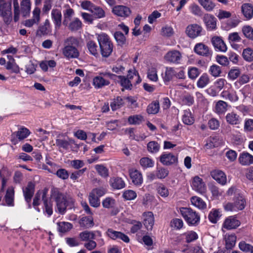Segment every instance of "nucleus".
Here are the masks:
<instances>
[{"mask_svg": "<svg viewBox=\"0 0 253 253\" xmlns=\"http://www.w3.org/2000/svg\"><path fill=\"white\" fill-rule=\"evenodd\" d=\"M65 46L62 49L64 56L68 59L77 58L80 52L77 47L79 44V40L74 37H70L64 41Z\"/></svg>", "mask_w": 253, "mask_h": 253, "instance_id": "1", "label": "nucleus"}, {"mask_svg": "<svg viewBox=\"0 0 253 253\" xmlns=\"http://www.w3.org/2000/svg\"><path fill=\"white\" fill-rule=\"evenodd\" d=\"M51 197L56 202V208L58 212L63 214L66 211L69 204L73 205L74 201L72 199H67L58 189L53 188L51 190Z\"/></svg>", "mask_w": 253, "mask_h": 253, "instance_id": "2", "label": "nucleus"}, {"mask_svg": "<svg viewBox=\"0 0 253 253\" xmlns=\"http://www.w3.org/2000/svg\"><path fill=\"white\" fill-rule=\"evenodd\" d=\"M99 45V53L103 57H108L113 52L114 45L110 37L106 34H102L97 37Z\"/></svg>", "mask_w": 253, "mask_h": 253, "instance_id": "3", "label": "nucleus"}, {"mask_svg": "<svg viewBox=\"0 0 253 253\" xmlns=\"http://www.w3.org/2000/svg\"><path fill=\"white\" fill-rule=\"evenodd\" d=\"M180 212L189 225H196L199 223L200 215L191 208H181Z\"/></svg>", "mask_w": 253, "mask_h": 253, "instance_id": "4", "label": "nucleus"}, {"mask_svg": "<svg viewBox=\"0 0 253 253\" xmlns=\"http://www.w3.org/2000/svg\"><path fill=\"white\" fill-rule=\"evenodd\" d=\"M0 16L3 18L4 22L6 25L10 24L12 19L10 2H6L4 0H0Z\"/></svg>", "mask_w": 253, "mask_h": 253, "instance_id": "5", "label": "nucleus"}, {"mask_svg": "<svg viewBox=\"0 0 253 253\" xmlns=\"http://www.w3.org/2000/svg\"><path fill=\"white\" fill-rule=\"evenodd\" d=\"M109 77V79L113 80L115 83H118L123 87L122 90L124 89L127 90H131L132 87L131 82L128 79L124 76L116 75L113 73L105 74Z\"/></svg>", "mask_w": 253, "mask_h": 253, "instance_id": "6", "label": "nucleus"}, {"mask_svg": "<svg viewBox=\"0 0 253 253\" xmlns=\"http://www.w3.org/2000/svg\"><path fill=\"white\" fill-rule=\"evenodd\" d=\"M185 33L188 37L192 39L205 34V31L203 27L197 24L188 25L186 28Z\"/></svg>", "mask_w": 253, "mask_h": 253, "instance_id": "7", "label": "nucleus"}, {"mask_svg": "<svg viewBox=\"0 0 253 253\" xmlns=\"http://www.w3.org/2000/svg\"><path fill=\"white\" fill-rule=\"evenodd\" d=\"M107 73H111L109 72H101L99 73L98 76L94 77L93 79L92 84L95 88H101L104 86L110 84V82L107 79V78H109V77L104 75Z\"/></svg>", "mask_w": 253, "mask_h": 253, "instance_id": "8", "label": "nucleus"}, {"mask_svg": "<svg viewBox=\"0 0 253 253\" xmlns=\"http://www.w3.org/2000/svg\"><path fill=\"white\" fill-rule=\"evenodd\" d=\"M112 12L116 16L126 19L130 16L131 10L129 7L126 6L117 5L112 8Z\"/></svg>", "mask_w": 253, "mask_h": 253, "instance_id": "9", "label": "nucleus"}, {"mask_svg": "<svg viewBox=\"0 0 253 253\" xmlns=\"http://www.w3.org/2000/svg\"><path fill=\"white\" fill-rule=\"evenodd\" d=\"M35 184L31 181L29 182L27 186L22 189L25 200L29 209L31 208V201L35 193Z\"/></svg>", "mask_w": 253, "mask_h": 253, "instance_id": "10", "label": "nucleus"}, {"mask_svg": "<svg viewBox=\"0 0 253 253\" xmlns=\"http://www.w3.org/2000/svg\"><path fill=\"white\" fill-rule=\"evenodd\" d=\"M194 50L197 54L207 57H211L212 50L206 44L202 42L196 43L194 46Z\"/></svg>", "mask_w": 253, "mask_h": 253, "instance_id": "11", "label": "nucleus"}, {"mask_svg": "<svg viewBox=\"0 0 253 253\" xmlns=\"http://www.w3.org/2000/svg\"><path fill=\"white\" fill-rule=\"evenodd\" d=\"M181 58L182 55L181 53L177 50L169 51L165 55L166 60L175 64H180Z\"/></svg>", "mask_w": 253, "mask_h": 253, "instance_id": "12", "label": "nucleus"}, {"mask_svg": "<svg viewBox=\"0 0 253 253\" xmlns=\"http://www.w3.org/2000/svg\"><path fill=\"white\" fill-rule=\"evenodd\" d=\"M203 22L207 31H212L217 29V19L213 15L210 14H206L203 17Z\"/></svg>", "mask_w": 253, "mask_h": 253, "instance_id": "13", "label": "nucleus"}, {"mask_svg": "<svg viewBox=\"0 0 253 253\" xmlns=\"http://www.w3.org/2000/svg\"><path fill=\"white\" fill-rule=\"evenodd\" d=\"M192 187L193 190L200 194H204L206 191L205 183L203 179L198 176H196L193 178Z\"/></svg>", "mask_w": 253, "mask_h": 253, "instance_id": "14", "label": "nucleus"}, {"mask_svg": "<svg viewBox=\"0 0 253 253\" xmlns=\"http://www.w3.org/2000/svg\"><path fill=\"white\" fill-rule=\"evenodd\" d=\"M51 26L48 19H46L43 24L40 25L36 32V35L39 37L46 36L51 32Z\"/></svg>", "mask_w": 253, "mask_h": 253, "instance_id": "15", "label": "nucleus"}, {"mask_svg": "<svg viewBox=\"0 0 253 253\" xmlns=\"http://www.w3.org/2000/svg\"><path fill=\"white\" fill-rule=\"evenodd\" d=\"M238 162L242 166H247L253 164V155L247 152L241 153L238 157Z\"/></svg>", "mask_w": 253, "mask_h": 253, "instance_id": "16", "label": "nucleus"}, {"mask_svg": "<svg viewBox=\"0 0 253 253\" xmlns=\"http://www.w3.org/2000/svg\"><path fill=\"white\" fill-rule=\"evenodd\" d=\"M177 160V157L173 154L164 153L160 157V161L164 165L169 166L174 164Z\"/></svg>", "mask_w": 253, "mask_h": 253, "instance_id": "17", "label": "nucleus"}, {"mask_svg": "<svg viewBox=\"0 0 253 253\" xmlns=\"http://www.w3.org/2000/svg\"><path fill=\"white\" fill-rule=\"evenodd\" d=\"M51 19L56 29H59L62 25V13L57 8H53L51 13Z\"/></svg>", "mask_w": 253, "mask_h": 253, "instance_id": "18", "label": "nucleus"}, {"mask_svg": "<svg viewBox=\"0 0 253 253\" xmlns=\"http://www.w3.org/2000/svg\"><path fill=\"white\" fill-rule=\"evenodd\" d=\"M241 203L240 206L235 205L234 203H227L224 206V208L226 211H233L243 210L246 206V200L245 199H240L239 202Z\"/></svg>", "mask_w": 253, "mask_h": 253, "instance_id": "19", "label": "nucleus"}, {"mask_svg": "<svg viewBox=\"0 0 253 253\" xmlns=\"http://www.w3.org/2000/svg\"><path fill=\"white\" fill-rule=\"evenodd\" d=\"M240 225V222L235 216H230L225 219L224 227L227 229H235Z\"/></svg>", "mask_w": 253, "mask_h": 253, "instance_id": "20", "label": "nucleus"}, {"mask_svg": "<svg viewBox=\"0 0 253 253\" xmlns=\"http://www.w3.org/2000/svg\"><path fill=\"white\" fill-rule=\"evenodd\" d=\"M75 142L72 138H68V140L65 139L58 138L55 140V145L59 149H63L67 150L72 144H75ZM76 145H77L76 144Z\"/></svg>", "mask_w": 253, "mask_h": 253, "instance_id": "21", "label": "nucleus"}, {"mask_svg": "<svg viewBox=\"0 0 253 253\" xmlns=\"http://www.w3.org/2000/svg\"><path fill=\"white\" fill-rule=\"evenodd\" d=\"M66 8L63 11V24L67 26L68 23L71 21L72 17L75 14V11L73 9L71 8L69 5L67 4L65 6Z\"/></svg>", "mask_w": 253, "mask_h": 253, "instance_id": "22", "label": "nucleus"}, {"mask_svg": "<svg viewBox=\"0 0 253 253\" xmlns=\"http://www.w3.org/2000/svg\"><path fill=\"white\" fill-rule=\"evenodd\" d=\"M125 97L118 96L115 97L110 103V106L112 111L121 108L125 104Z\"/></svg>", "mask_w": 253, "mask_h": 253, "instance_id": "23", "label": "nucleus"}, {"mask_svg": "<svg viewBox=\"0 0 253 253\" xmlns=\"http://www.w3.org/2000/svg\"><path fill=\"white\" fill-rule=\"evenodd\" d=\"M221 82V79H218L214 85L208 88L206 91L208 94L211 96H216L218 95L219 92L221 90V86L220 83Z\"/></svg>", "mask_w": 253, "mask_h": 253, "instance_id": "24", "label": "nucleus"}, {"mask_svg": "<svg viewBox=\"0 0 253 253\" xmlns=\"http://www.w3.org/2000/svg\"><path fill=\"white\" fill-rule=\"evenodd\" d=\"M42 200L44 207V212L48 215V216H51L53 213L52 205L50 202L48 201L46 198V191H43L42 193Z\"/></svg>", "mask_w": 253, "mask_h": 253, "instance_id": "25", "label": "nucleus"}, {"mask_svg": "<svg viewBox=\"0 0 253 253\" xmlns=\"http://www.w3.org/2000/svg\"><path fill=\"white\" fill-rule=\"evenodd\" d=\"M126 78L131 82H135L136 84L141 82V79L138 71L135 69H130L128 71Z\"/></svg>", "mask_w": 253, "mask_h": 253, "instance_id": "26", "label": "nucleus"}, {"mask_svg": "<svg viewBox=\"0 0 253 253\" xmlns=\"http://www.w3.org/2000/svg\"><path fill=\"white\" fill-rule=\"evenodd\" d=\"M242 12L247 19H250L253 16V6L250 3H244L242 5Z\"/></svg>", "mask_w": 253, "mask_h": 253, "instance_id": "27", "label": "nucleus"}, {"mask_svg": "<svg viewBox=\"0 0 253 253\" xmlns=\"http://www.w3.org/2000/svg\"><path fill=\"white\" fill-rule=\"evenodd\" d=\"M110 183L112 187L115 189H121L125 187V183L120 177H113L110 180Z\"/></svg>", "mask_w": 253, "mask_h": 253, "instance_id": "28", "label": "nucleus"}, {"mask_svg": "<svg viewBox=\"0 0 253 253\" xmlns=\"http://www.w3.org/2000/svg\"><path fill=\"white\" fill-rule=\"evenodd\" d=\"M86 47L89 53L96 57L99 56V51L97 43L93 41H89L86 43Z\"/></svg>", "mask_w": 253, "mask_h": 253, "instance_id": "29", "label": "nucleus"}, {"mask_svg": "<svg viewBox=\"0 0 253 253\" xmlns=\"http://www.w3.org/2000/svg\"><path fill=\"white\" fill-rule=\"evenodd\" d=\"M129 175L134 184L139 185L142 184L143 182L142 176L137 170H132L130 172Z\"/></svg>", "mask_w": 253, "mask_h": 253, "instance_id": "30", "label": "nucleus"}, {"mask_svg": "<svg viewBox=\"0 0 253 253\" xmlns=\"http://www.w3.org/2000/svg\"><path fill=\"white\" fill-rule=\"evenodd\" d=\"M174 76H175V71L172 67H167L164 74H162V78L166 84H168Z\"/></svg>", "mask_w": 253, "mask_h": 253, "instance_id": "31", "label": "nucleus"}, {"mask_svg": "<svg viewBox=\"0 0 253 253\" xmlns=\"http://www.w3.org/2000/svg\"><path fill=\"white\" fill-rule=\"evenodd\" d=\"M68 24V29L72 32L77 31L81 29L83 26L82 21L78 17L75 18Z\"/></svg>", "mask_w": 253, "mask_h": 253, "instance_id": "32", "label": "nucleus"}, {"mask_svg": "<svg viewBox=\"0 0 253 253\" xmlns=\"http://www.w3.org/2000/svg\"><path fill=\"white\" fill-rule=\"evenodd\" d=\"M79 223L81 227L90 228L94 225L93 219L92 216H84L81 219Z\"/></svg>", "mask_w": 253, "mask_h": 253, "instance_id": "33", "label": "nucleus"}, {"mask_svg": "<svg viewBox=\"0 0 253 253\" xmlns=\"http://www.w3.org/2000/svg\"><path fill=\"white\" fill-rule=\"evenodd\" d=\"M154 223V217L152 212H149L144 219L143 224L148 230H151Z\"/></svg>", "mask_w": 253, "mask_h": 253, "instance_id": "34", "label": "nucleus"}, {"mask_svg": "<svg viewBox=\"0 0 253 253\" xmlns=\"http://www.w3.org/2000/svg\"><path fill=\"white\" fill-rule=\"evenodd\" d=\"M14 190L13 187L7 189L5 195V200L6 204L9 206H14Z\"/></svg>", "mask_w": 253, "mask_h": 253, "instance_id": "35", "label": "nucleus"}, {"mask_svg": "<svg viewBox=\"0 0 253 253\" xmlns=\"http://www.w3.org/2000/svg\"><path fill=\"white\" fill-rule=\"evenodd\" d=\"M239 249L246 253H253V246L245 241H241L238 244Z\"/></svg>", "mask_w": 253, "mask_h": 253, "instance_id": "36", "label": "nucleus"}, {"mask_svg": "<svg viewBox=\"0 0 253 253\" xmlns=\"http://www.w3.org/2000/svg\"><path fill=\"white\" fill-rule=\"evenodd\" d=\"M191 202L193 205L200 209L204 210L207 208L206 203L200 197H192L191 198Z\"/></svg>", "mask_w": 253, "mask_h": 253, "instance_id": "37", "label": "nucleus"}, {"mask_svg": "<svg viewBox=\"0 0 253 253\" xmlns=\"http://www.w3.org/2000/svg\"><path fill=\"white\" fill-rule=\"evenodd\" d=\"M31 9L30 0H22L21 2V10L23 16H26L30 14Z\"/></svg>", "mask_w": 253, "mask_h": 253, "instance_id": "38", "label": "nucleus"}, {"mask_svg": "<svg viewBox=\"0 0 253 253\" xmlns=\"http://www.w3.org/2000/svg\"><path fill=\"white\" fill-rule=\"evenodd\" d=\"M236 236L234 234L228 235L225 236V240L226 243V248L227 249H231L236 244Z\"/></svg>", "mask_w": 253, "mask_h": 253, "instance_id": "39", "label": "nucleus"}, {"mask_svg": "<svg viewBox=\"0 0 253 253\" xmlns=\"http://www.w3.org/2000/svg\"><path fill=\"white\" fill-rule=\"evenodd\" d=\"M114 37L118 45L123 46L126 44V38L120 31H116L114 33Z\"/></svg>", "mask_w": 253, "mask_h": 253, "instance_id": "40", "label": "nucleus"}, {"mask_svg": "<svg viewBox=\"0 0 253 253\" xmlns=\"http://www.w3.org/2000/svg\"><path fill=\"white\" fill-rule=\"evenodd\" d=\"M210 82V79L207 73H204L199 79L197 83V85L199 88H204Z\"/></svg>", "mask_w": 253, "mask_h": 253, "instance_id": "41", "label": "nucleus"}, {"mask_svg": "<svg viewBox=\"0 0 253 253\" xmlns=\"http://www.w3.org/2000/svg\"><path fill=\"white\" fill-rule=\"evenodd\" d=\"M90 12L95 18H102L105 16V12L102 8L95 5Z\"/></svg>", "mask_w": 253, "mask_h": 253, "instance_id": "42", "label": "nucleus"}, {"mask_svg": "<svg viewBox=\"0 0 253 253\" xmlns=\"http://www.w3.org/2000/svg\"><path fill=\"white\" fill-rule=\"evenodd\" d=\"M144 121L143 117L139 115L130 116L128 118V122L130 125H138Z\"/></svg>", "mask_w": 253, "mask_h": 253, "instance_id": "43", "label": "nucleus"}, {"mask_svg": "<svg viewBox=\"0 0 253 253\" xmlns=\"http://www.w3.org/2000/svg\"><path fill=\"white\" fill-rule=\"evenodd\" d=\"M13 62L10 61H8L6 63V69L10 70L11 73L18 74L20 72L19 67L15 62V60L12 58Z\"/></svg>", "mask_w": 253, "mask_h": 253, "instance_id": "44", "label": "nucleus"}, {"mask_svg": "<svg viewBox=\"0 0 253 253\" xmlns=\"http://www.w3.org/2000/svg\"><path fill=\"white\" fill-rule=\"evenodd\" d=\"M16 133L18 139L21 140L26 138L30 134V132L27 128L21 126L18 129Z\"/></svg>", "mask_w": 253, "mask_h": 253, "instance_id": "45", "label": "nucleus"}, {"mask_svg": "<svg viewBox=\"0 0 253 253\" xmlns=\"http://www.w3.org/2000/svg\"><path fill=\"white\" fill-rule=\"evenodd\" d=\"M147 77L149 80L152 82H157L158 80V76L157 69L155 67L149 68L147 71Z\"/></svg>", "mask_w": 253, "mask_h": 253, "instance_id": "46", "label": "nucleus"}, {"mask_svg": "<svg viewBox=\"0 0 253 253\" xmlns=\"http://www.w3.org/2000/svg\"><path fill=\"white\" fill-rule=\"evenodd\" d=\"M79 236L82 241H85L94 239L95 234L93 231H84L80 233Z\"/></svg>", "mask_w": 253, "mask_h": 253, "instance_id": "47", "label": "nucleus"}, {"mask_svg": "<svg viewBox=\"0 0 253 253\" xmlns=\"http://www.w3.org/2000/svg\"><path fill=\"white\" fill-rule=\"evenodd\" d=\"M147 148L150 153L155 154L159 151L160 145L157 142L152 141L148 142L147 145Z\"/></svg>", "mask_w": 253, "mask_h": 253, "instance_id": "48", "label": "nucleus"}, {"mask_svg": "<svg viewBox=\"0 0 253 253\" xmlns=\"http://www.w3.org/2000/svg\"><path fill=\"white\" fill-rule=\"evenodd\" d=\"M58 230L61 233H65L69 231L72 228L73 225L71 223L66 222H60L57 223Z\"/></svg>", "mask_w": 253, "mask_h": 253, "instance_id": "49", "label": "nucleus"}, {"mask_svg": "<svg viewBox=\"0 0 253 253\" xmlns=\"http://www.w3.org/2000/svg\"><path fill=\"white\" fill-rule=\"evenodd\" d=\"M242 56L244 59L246 61H252L253 60V50L250 47L244 49Z\"/></svg>", "mask_w": 253, "mask_h": 253, "instance_id": "50", "label": "nucleus"}, {"mask_svg": "<svg viewBox=\"0 0 253 253\" xmlns=\"http://www.w3.org/2000/svg\"><path fill=\"white\" fill-rule=\"evenodd\" d=\"M140 164L144 169L152 168L154 161L148 157H143L140 160Z\"/></svg>", "mask_w": 253, "mask_h": 253, "instance_id": "51", "label": "nucleus"}, {"mask_svg": "<svg viewBox=\"0 0 253 253\" xmlns=\"http://www.w3.org/2000/svg\"><path fill=\"white\" fill-rule=\"evenodd\" d=\"M200 4L208 11H211L215 4L211 0H198Z\"/></svg>", "mask_w": 253, "mask_h": 253, "instance_id": "52", "label": "nucleus"}, {"mask_svg": "<svg viewBox=\"0 0 253 253\" xmlns=\"http://www.w3.org/2000/svg\"><path fill=\"white\" fill-rule=\"evenodd\" d=\"M242 31L246 38L253 40V28L251 26L249 25L243 26Z\"/></svg>", "mask_w": 253, "mask_h": 253, "instance_id": "53", "label": "nucleus"}, {"mask_svg": "<svg viewBox=\"0 0 253 253\" xmlns=\"http://www.w3.org/2000/svg\"><path fill=\"white\" fill-rule=\"evenodd\" d=\"M194 117L191 112H185L182 117L183 123L187 125H191L194 122Z\"/></svg>", "mask_w": 253, "mask_h": 253, "instance_id": "54", "label": "nucleus"}, {"mask_svg": "<svg viewBox=\"0 0 253 253\" xmlns=\"http://www.w3.org/2000/svg\"><path fill=\"white\" fill-rule=\"evenodd\" d=\"M211 42L216 51H221V38L214 36L211 39Z\"/></svg>", "mask_w": 253, "mask_h": 253, "instance_id": "55", "label": "nucleus"}, {"mask_svg": "<svg viewBox=\"0 0 253 253\" xmlns=\"http://www.w3.org/2000/svg\"><path fill=\"white\" fill-rule=\"evenodd\" d=\"M226 120L229 123L232 125H237L240 123L239 116L233 112L229 113L226 116Z\"/></svg>", "mask_w": 253, "mask_h": 253, "instance_id": "56", "label": "nucleus"}, {"mask_svg": "<svg viewBox=\"0 0 253 253\" xmlns=\"http://www.w3.org/2000/svg\"><path fill=\"white\" fill-rule=\"evenodd\" d=\"M89 202L91 206L97 208L100 206V202L99 198L95 196L94 194L90 192L88 197Z\"/></svg>", "mask_w": 253, "mask_h": 253, "instance_id": "57", "label": "nucleus"}, {"mask_svg": "<svg viewBox=\"0 0 253 253\" xmlns=\"http://www.w3.org/2000/svg\"><path fill=\"white\" fill-rule=\"evenodd\" d=\"M169 173V172L167 169L157 168L156 176L159 179H163L168 175Z\"/></svg>", "mask_w": 253, "mask_h": 253, "instance_id": "58", "label": "nucleus"}, {"mask_svg": "<svg viewBox=\"0 0 253 253\" xmlns=\"http://www.w3.org/2000/svg\"><path fill=\"white\" fill-rule=\"evenodd\" d=\"M219 211L218 210H212L209 214V219L210 221L215 223L219 220L220 216L219 215Z\"/></svg>", "mask_w": 253, "mask_h": 253, "instance_id": "59", "label": "nucleus"}, {"mask_svg": "<svg viewBox=\"0 0 253 253\" xmlns=\"http://www.w3.org/2000/svg\"><path fill=\"white\" fill-rule=\"evenodd\" d=\"M200 73V71L196 67L189 68L188 71V77L192 80L196 79Z\"/></svg>", "mask_w": 253, "mask_h": 253, "instance_id": "60", "label": "nucleus"}, {"mask_svg": "<svg viewBox=\"0 0 253 253\" xmlns=\"http://www.w3.org/2000/svg\"><path fill=\"white\" fill-rule=\"evenodd\" d=\"M158 194L163 197H167L169 196V192L168 188L163 184H160L157 187Z\"/></svg>", "mask_w": 253, "mask_h": 253, "instance_id": "61", "label": "nucleus"}, {"mask_svg": "<svg viewBox=\"0 0 253 253\" xmlns=\"http://www.w3.org/2000/svg\"><path fill=\"white\" fill-rule=\"evenodd\" d=\"M210 174L211 177L216 180L218 183H221V170L214 169L211 171Z\"/></svg>", "mask_w": 253, "mask_h": 253, "instance_id": "62", "label": "nucleus"}, {"mask_svg": "<svg viewBox=\"0 0 253 253\" xmlns=\"http://www.w3.org/2000/svg\"><path fill=\"white\" fill-rule=\"evenodd\" d=\"M95 169L101 176L106 177L108 176V170L103 165H96Z\"/></svg>", "mask_w": 253, "mask_h": 253, "instance_id": "63", "label": "nucleus"}, {"mask_svg": "<svg viewBox=\"0 0 253 253\" xmlns=\"http://www.w3.org/2000/svg\"><path fill=\"white\" fill-rule=\"evenodd\" d=\"M209 72L214 77H217L221 72L220 67L216 65H212L210 67Z\"/></svg>", "mask_w": 253, "mask_h": 253, "instance_id": "64", "label": "nucleus"}]
</instances>
